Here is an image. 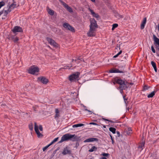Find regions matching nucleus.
<instances>
[{
    "instance_id": "37998d69",
    "label": "nucleus",
    "mask_w": 159,
    "mask_h": 159,
    "mask_svg": "<svg viewBox=\"0 0 159 159\" xmlns=\"http://www.w3.org/2000/svg\"><path fill=\"white\" fill-rule=\"evenodd\" d=\"M79 60H80V59H75V60H74V59H72V62H73V61H75V62H76L77 63H78L80 62H79Z\"/></svg>"
},
{
    "instance_id": "864d4df0",
    "label": "nucleus",
    "mask_w": 159,
    "mask_h": 159,
    "mask_svg": "<svg viewBox=\"0 0 159 159\" xmlns=\"http://www.w3.org/2000/svg\"><path fill=\"white\" fill-rule=\"evenodd\" d=\"M101 159H107L106 157H102Z\"/></svg>"
},
{
    "instance_id": "09e8293b",
    "label": "nucleus",
    "mask_w": 159,
    "mask_h": 159,
    "mask_svg": "<svg viewBox=\"0 0 159 159\" xmlns=\"http://www.w3.org/2000/svg\"><path fill=\"white\" fill-rule=\"evenodd\" d=\"M77 124H75V125H73L72 126V127L73 128L77 127Z\"/></svg>"
},
{
    "instance_id": "cd10ccee",
    "label": "nucleus",
    "mask_w": 159,
    "mask_h": 159,
    "mask_svg": "<svg viewBox=\"0 0 159 159\" xmlns=\"http://www.w3.org/2000/svg\"><path fill=\"white\" fill-rule=\"evenodd\" d=\"M16 5L14 3L11 4L10 6H9L8 8L11 9V10L13 9L15 7H16Z\"/></svg>"
},
{
    "instance_id": "052dcab7",
    "label": "nucleus",
    "mask_w": 159,
    "mask_h": 159,
    "mask_svg": "<svg viewBox=\"0 0 159 159\" xmlns=\"http://www.w3.org/2000/svg\"><path fill=\"white\" fill-rule=\"evenodd\" d=\"M67 67L66 66V67L65 68H66V69H67Z\"/></svg>"
},
{
    "instance_id": "20e7f679",
    "label": "nucleus",
    "mask_w": 159,
    "mask_h": 159,
    "mask_svg": "<svg viewBox=\"0 0 159 159\" xmlns=\"http://www.w3.org/2000/svg\"><path fill=\"white\" fill-rule=\"evenodd\" d=\"M115 82L118 84H120L119 87L121 86H127L126 84L125 83V80H122L120 78H116L115 80Z\"/></svg>"
},
{
    "instance_id": "8fccbe9b",
    "label": "nucleus",
    "mask_w": 159,
    "mask_h": 159,
    "mask_svg": "<svg viewBox=\"0 0 159 159\" xmlns=\"http://www.w3.org/2000/svg\"><path fill=\"white\" fill-rule=\"evenodd\" d=\"M144 90H146L148 89L147 86H145L144 87Z\"/></svg>"
},
{
    "instance_id": "e433bc0d",
    "label": "nucleus",
    "mask_w": 159,
    "mask_h": 159,
    "mask_svg": "<svg viewBox=\"0 0 159 159\" xmlns=\"http://www.w3.org/2000/svg\"><path fill=\"white\" fill-rule=\"evenodd\" d=\"M116 17L118 18H122L124 17L123 16L120 15L119 14H117L116 15Z\"/></svg>"
},
{
    "instance_id": "9b49d317",
    "label": "nucleus",
    "mask_w": 159,
    "mask_h": 159,
    "mask_svg": "<svg viewBox=\"0 0 159 159\" xmlns=\"http://www.w3.org/2000/svg\"><path fill=\"white\" fill-rule=\"evenodd\" d=\"M8 39L10 40L13 41L15 43L17 42L19 40L18 38L15 35H12L11 34H10L8 36Z\"/></svg>"
},
{
    "instance_id": "6e6d98bb",
    "label": "nucleus",
    "mask_w": 159,
    "mask_h": 159,
    "mask_svg": "<svg viewBox=\"0 0 159 159\" xmlns=\"http://www.w3.org/2000/svg\"><path fill=\"white\" fill-rule=\"evenodd\" d=\"M154 70L156 72H157V68L156 69H155Z\"/></svg>"
},
{
    "instance_id": "f257e3e1",
    "label": "nucleus",
    "mask_w": 159,
    "mask_h": 159,
    "mask_svg": "<svg viewBox=\"0 0 159 159\" xmlns=\"http://www.w3.org/2000/svg\"><path fill=\"white\" fill-rule=\"evenodd\" d=\"M79 139L78 136L75 134H71L67 133L61 137V139L59 142L61 143L64 141H67L69 140H71L72 141H77Z\"/></svg>"
},
{
    "instance_id": "473e14b6",
    "label": "nucleus",
    "mask_w": 159,
    "mask_h": 159,
    "mask_svg": "<svg viewBox=\"0 0 159 159\" xmlns=\"http://www.w3.org/2000/svg\"><path fill=\"white\" fill-rule=\"evenodd\" d=\"M118 26V25L117 24H114L112 25V30H113L114 29L117 27Z\"/></svg>"
},
{
    "instance_id": "3c124183",
    "label": "nucleus",
    "mask_w": 159,
    "mask_h": 159,
    "mask_svg": "<svg viewBox=\"0 0 159 159\" xmlns=\"http://www.w3.org/2000/svg\"><path fill=\"white\" fill-rule=\"evenodd\" d=\"M111 136V139L112 141V144H113V143H114V141H113V140L112 139V136L111 135L110 136Z\"/></svg>"
},
{
    "instance_id": "bb28decb",
    "label": "nucleus",
    "mask_w": 159,
    "mask_h": 159,
    "mask_svg": "<svg viewBox=\"0 0 159 159\" xmlns=\"http://www.w3.org/2000/svg\"><path fill=\"white\" fill-rule=\"evenodd\" d=\"M97 148L96 147L93 146L92 147L91 149H90L89 151L90 152H92L94 151H96L97 150Z\"/></svg>"
},
{
    "instance_id": "1a4fd4ad",
    "label": "nucleus",
    "mask_w": 159,
    "mask_h": 159,
    "mask_svg": "<svg viewBox=\"0 0 159 159\" xmlns=\"http://www.w3.org/2000/svg\"><path fill=\"white\" fill-rule=\"evenodd\" d=\"M38 80L40 81L43 84H47L49 82V80L45 77L41 76L38 78Z\"/></svg>"
},
{
    "instance_id": "c756f323",
    "label": "nucleus",
    "mask_w": 159,
    "mask_h": 159,
    "mask_svg": "<svg viewBox=\"0 0 159 159\" xmlns=\"http://www.w3.org/2000/svg\"><path fill=\"white\" fill-rule=\"evenodd\" d=\"M127 133L129 135L132 133V129L131 128H128L126 130Z\"/></svg>"
},
{
    "instance_id": "7ed1b4c3",
    "label": "nucleus",
    "mask_w": 159,
    "mask_h": 159,
    "mask_svg": "<svg viewBox=\"0 0 159 159\" xmlns=\"http://www.w3.org/2000/svg\"><path fill=\"white\" fill-rule=\"evenodd\" d=\"M80 73L79 72H77L75 74H73L70 75L69 77V80L70 81H75L79 78Z\"/></svg>"
},
{
    "instance_id": "dca6fc26",
    "label": "nucleus",
    "mask_w": 159,
    "mask_h": 159,
    "mask_svg": "<svg viewBox=\"0 0 159 159\" xmlns=\"http://www.w3.org/2000/svg\"><path fill=\"white\" fill-rule=\"evenodd\" d=\"M88 10L90 11L91 14L93 17H94L97 18L99 17V16L98 14L94 12L93 11V10L91 9L90 8H88Z\"/></svg>"
},
{
    "instance_id": "f8f14e48",
    "label": "nucleus",
    "mask_w": 159,
    "mask_h": 159,
    "mask_svg": "<svg viewBox=\"0 0 159 159\" xmlns=\"http://www.w3.org/2000/svg\"><path fill=\"white\" fill-rule=\"evenodd\" d=\"M34 130L38 137L43 136V135L39 131L38 126L36 122L34 123Z\"/></svg>"
},
{
    "instance_id": "4c0bfd02",
    "label": "nucleus",
    "mask_w": 159,
    "mask_h": 159,
    "mask_svg": "<svg viewBox=\"0 0 159 159\" xmlns=\"http://www.w3.org/2000/svg\"><path fill=\"white\" fill-rule=\"evenodd\" d=\"M29 127L30 129L31 130H33V126L32 123H31L29 125Z\"/></svg>"
},
{
    "instance_id": "c85d7f7f",
    "label": "nucleus",
    "mask_w": 159,
    "mask_h": 159,
    "mask_svg": "<svg viewBox=\"0 0 159 159\" xmlns=\"http://www.w3.org/2000/svg\"><path fill=\"white\" fill-rule=\"evenodd\" d=\"M109 130L112 132L113 134H115L116 133V129L115 128L113 127H110L109 128Z\"/></svg>"
},
{
    "instance_id": "6e6552de",
    "label": "nucleus",
    "mask_w": 159,
    "mask_h": 159,
    "mask_svg": "<svg viewBox=\"0 0 159 159\" xmlns=\"http://www.w3.org/2000/svg\"><path fill=\"white\" fill-rule=\"evenodd\" d=\"M90 24L89 27H92L93 28L96 29L98 27V25L96 21L93 18L90 19Z\"/></svg>"
},
{
    "instance_id": "7c9ffc66",
    "label": "nucleus",
    "mask_w": 159,
    "mask_h": 159,
    "mask_svg": "<svg viewBox=\"0 0 159 159\" xmlns=\"http://www.w3.org/2000/svg\"><path fill=\"white\" fill-rule=\"evenodd\" d=\"M144 143H142L139 145L138 148H140L142 150H143V147L144 146Z\"/></svg>"
},
{
    "instance_id": "ddd939ff",
    "label": "nucleus",
    "mask_w": 159,
    "mask_h": 159,
    "mask_svg": "<svg viewBox=\"0 0 159 159\" xmlns=\"http://www.w3.org/2000/svg\"><path fill=\"white\" fill-rule=\"evenodd\" d=\"M11 11V10L10 8L8 9L7 10H3L0 11V16L3 14L4 16L7 17L8 14Z\"/></svg>"
},
{
    "instance_id": "de8ad7c7",
    "label": "nucleus",
    "mask_w": 159,
    "mask_h": 159,
    "mask_svg": "<svg viewBox=\"0 0 159 159\" xmlns=\"http://www.w3.org/2000/svg\"><path fill=\"white\" fill-rule=\"evenodd\" d=\"M39 128L40 131H42L43 130V127L42 125H40L39 126Z\"/></svg>"
},
{
    "instance_id": "423d86ee",
    "label": "nucleus",
    "mask_w": 159,
    "mask_h": 159,
    "mask_svg": "<svg viewBox=\"0 0 159 159\" xmlns=\"http://www.w3.org/2000/svg\"><path fill=\"white\" fill-rule=\"evenodd\" d=\"M96 29L91 27H90L89 30L87 33L88 36L90 37L95 36L96 34Z\"/></svg>"
},
{
    "instance_id": "603ef678",
    "label": "nucleus",
    "mask_w": 159,
    "mask_h": 159,
    "mask_svg": "<svg viewBox=\"0 0 159 159\" xmlns=\"http://www.w3.org/2000/svg\"><path fill=\"white\" fill-rule=\"evenodd\" d=\"M157 49L158 50V51H159V46H157ZM158 56H159V55H158Z\"/></svg>"
},
{
    "instance_id": "b1692460",
    "label": "nucleus",
    "mask_w": 159,
    "mask_h": 159,
    "mask_svg": "<svg viewBox=\"0 0 159 159\" xmlns=\"http://www.w3.org/2000/svg\"><path fill=\"white\" fill-rule=\"evenodd\" d=\"M156 91H154L148 95V98H150L153 97L155 95Z\"/></svg>"
},
{
    "instance_id": "412c9836",
    "label": "nucleus",
    "mask_w": 159,
    "mask_h": 159,
    "mask_svg": "<svg viewBox=\"0 0 159 159\" xmlns=\"http://www.w3.org/2000/svg\"><path fill=\"white\" fill-rule=\"evenodd\" d=\"M153 38L154 44L158 45V46H159V39L155 35H153Z\"/></svg>"
},
{
    "instance_id": "49530a36",
    "label": "nucleus",
    "mask_w": 159,
    "mask_h": 159,
    "mask_svg": "<svg viewBox=\"0 0 159 159\" xmlns=\"http://www.w3.org/2000/svg\"><path fill=\"white\" fill-rule=\"evenodd\" d=\"M89 124L98 125V124L94 122H90L89 123Z\"/></svg>"
},
{
    "instance_id": "bf43d9fd",
    "label": "nucleus",
    "mask_w": 159,
    "mask_h": 159,
    "mask_svg": "<svg viewBox=\"0 0 159 159\" xmlns=\"http://www.w3.org/2000/svg\"><path fill=\"white\" fill-rule=\"evenodd\" d=\"M48 47L49 48H50V49H51V47H50L49 46H48Z\"/></svg>"
},
{
    "instance_id": "13d9d810",
    "label": "nucleus",
    "mask_w": 159,
    "mask_h": 159,
    "mask_svg": "<svg viewBox=\"0 0 159 159\" xmlns=\"http://www.w3.org/2000/svg\"><path fill=\"white\" fill-rule=\"evenodd\" d=\"M103 127L104 128H106V126L105 125H103Z\"/></svg>"
},
{
    "instance_id": "4d7b16f0",
    "label": "nucleus",
    "mask_w": 159,
    "mask_h": 159,
    "mask_svg": "<svg viewBox=\"0 0 159 159\" xmlns=\"http://www.w3.org/2000/svg\"><path fill=\"white\" fill-rule=\"evenodd\" d=\"M117 134H120V132H119V131H117Z\"/></svg>"
},
{
    "instance_id": "aec40b11",
    "label": "nucleus",
    "mask_w": 159,
    "mask_h": 159,
    "mask_svg": "<svg viewBox=\"0 0 159 159\" xmlns=\"http://www.w3.org/2000/svg\"><path fill=\"white\" fill-rule=\"evenodd\" d=\"M153 38L154 44L158 45V46H159V39L155 35H153Z\"/></svg>"
},
{
    "instance_id": "c03bdc74",
    "label": "nucleus",
    "mask_w": 159,
    "mask_h": 159,
    "mask_svg": "<svg viewBox=\"0 0 159 159\" xmlns=\"http://www.w3.org/2000/svg\"><path fill=\"white\" fill-rule=\"evenodd\" d=\"M151 49H152V52L154 53H155V50L153 47V46H152V47H151Z\"/></svg>"
},
{
    "instance_id": "f3484780",
    "label": "nucleus",
    "mask_w": 159,
    "mask_h": 159,
    "mask_svg": "<svg viewBox=\"0 0 159 159\" xmlns=\"http://www.w3.org/2000/svg\"><path fill=\"white\" fill-rule=\"evenodd\" d=\"M109 72L110 73H122L124 72L123 71L119 70L118 69H112L110 70Z\"/></svg>"
},
{
    "instance_id": "a18cd8bd",
    "label": "nucleus",
    "mask_w": 159,
    "mask_h": 159,
    "mask_svg": "<svg viewBox=\"0 0 159 159\" xmlns=\"http://www.w3.org/2000/svg\"><path fill=\"white\" fill-rule=\"evenodd\" d=\"M77 127H81V126H83L84 125L83 124H77Z\"/></svg>"
},
{
    "instance_id": "0eeeda50",
    "label": "nucleus",
    "mask_w": 159,
    "mask_h": 159,
    "mask_svg": "<svg viewBox=\"0 0 159 159\" xmlns=\"http://www.w3.org/2000/svg\"><path fill=\"white\" fill-rule=\"evenodd\" d=\"M46 39L48 41V43L51 45L52 46L55 47H58V44L52 38L49 37H47Z\"/></svg>"
},
{
    "instance_id": "2f4dec72",
    "label": "nucleus",
    "mask_w": 159,
    "mask_h": 159,
    "mask_svg": "<svg viewBox=\"0 0 159 159\" xmlns=\"http://www.w3.org/2000/svg\"><path fill=\"white\" fill-rule=\"evenodd\" d=\"M58 138H59L58 137H57V138H56L55 139H54L52 141V142L50 143V144H51V145L53 143H54L55 142H57L58 139Z\"/></svg>"
},
{
    "instance_id": "58836bf2",
    "label": "nucleus",
    "mask_w": 159,
    "mask_h": 159,
    "mask_svg": "<svg viewBox=\"0 0 159 159\" xmlns=\"http://www.w3.org/2000/svg\"><path fill=\"white\" fill-rule=\"evenodd\" d=\"M38 106L35 105L33 107V108L34 111H36L37 110V109L38 108Z\"/></svg>"
},
{
    "instance_id": "f704fd0d",
    "label": "nucleus",
    "mask_w": 159,
    "mask_h": 159,
    "mask_svg": "<svg viewBox=\"0 0 159 159\" xmlns=\"http://www.w3.org/2000/svg\"><path fill=\"white\" fill-rule=\"evenodd\" d=\"M5 4V2L3 1L0 2V9L3 6H4Z\"/></svg>"
},
{
    "instance_id": "c9c22d12",
    "label": "nucleus",
    "mask_w": 159,
    "mask_h": 159,
    "mask_svg": "<svg viewBox=\"0 0 159 159\" xmlns=\"http://www.w3.org/2000/svg\"><path fill=\"white\" fill-rule=\"evenodd\" d=\"M122 52V51L120 50V52L116 55H115L114 57V58H116L118 57L120 54Z\"/></svg>"
},
{
    "instance_id": "2eb2a0df",
    "label": "nucleus",
    "mask_w": 159,
    "mask_h": 159,
    "mask_svg": "<svg viewBox=\"0 0 159 159\" xmlns=\"http://www.w3.org/2000/svg\"><path fill=\"white\" fill-rule=\"evenodd\" d=\"M71 151L69 149L67 146L64 148L62 152V154L63 155H66L67 154H70L71 153Z\"/></svg>"
},
{
    "instance_id": "ea45409f",
    "label": "nucleus",
    "mask_w": 159,
    "mask_h": 159,
    "mask_svg": "<svg viewBox=\"0 0 159 159\" xmlns=\"http://www.w3.org/2000/svg\"><path fill=\"white\" fill-rule=\"evenodd\" d=\"M151 64L153 67L156 66V63L153 61H152Z\"/></svg>"
},
{
    "instance_id": "4468645a",
    "label": "nucleus",
    "mask_w": 159,
    "mask_h": 159,
    "mask_svg": "<svg viewBox=\"0 0 159 159\" xmlns=\"http://www.w3.org/2000/svg\"><path fill=\"white\" fill-rule=\"evenodd\" d=\"M13 32L14 33L16 32H23V30L21 27L19 26H16L12 30Z\"/></svg>"
},
{
    "instance_id": "5701e85b",
    "label": "nucleus",
    "mask_w": 159,
    "mask_h": 159,
    "mask_svg": "<svg viewBox=\"0 0 159 159\" xmlns=\"http://www.w3.org/2000/svg\"><path fill=\"white\" fill-rule=\"evenodd\" d=\"M102 120H103L105 121H108L109 122V126H111L112 125L111 124V123H116V122L115 121H113V120H109L108 119H105V118H102Z\"/></svg>"
},
{
    "instance_id": "39448f33",
    "label": "nucleus",
    "mask_w": 159,
    "mask_h": 159,
    "mask_svg": "<svg viewBox=\"0 0 159 159\" xmlns=\"http://www.w3.org/2000/svg\"><path fill=\"white\" fill-rule=\"evenodd\" d=\"M63 26L65 29L70 31L72 32H75V31L74 28L68 23H64L63 24Z\"/></svg>"
},
{
    "instance_id": "6ab92c4d",
    "label": "nucleus",
    "mask_w": 159,
    "mask_h": 159,
    "mask_svg": "<svg viewBox=\"0 0 159 159\" xmlns=\"http://www.w3.org/2000/svg\"><path fill=\"white\" fill-rule=\"evenodd\" d=\"M146 21L147 19L145 17L143 19V20L141 24V30H143L144 28L145 25L146 23Z\"/></svg>"
},
{
    "instance_id": "9d476101",
    "label": "nucleus",
    "mask_w": 159,
    "mask_h": 159,
    "mask_svg": "<svg viewBox=\"0 0 159 159\" xmlns=\"http://www.w3.org/2000/svg\"><path fill=\"white\" fill-rule=\"evenodd\" d=\"M60 2L62 5L65 7L68 11L70 12H72L73 11L72 9L66 3L63 2L61 0L60 1Z\"/></svg>"
},
{
    "instance_id": "72a5a7b5",
    "label": "nucleus",
    "mask_w": 159,
    "mask_h": 159,
    "mask_svg": "<svg viewBox=\"0 0 159 159\" xmlns=\"http://www.w3.org/2000/svg\"><path fill=\"white\" fill-rule=\"evenodd\" d=\"M51 145L49 143L48 145L43 148V151H45Z\"/></svg>"
},
{
    "instance_id": "a878e982",
    "label": "nucleus",
    "mask_w": 159,
    "mask_h": 159,
    "mask_svg": "<svg viewBox=\"0 0 159 159\" xmlns=\"http://www.w3.org/2000/svg\"><path fill=\"white\" fill-rule=\"evenodd\" d=\"M120 90V92L122 93L123 92V90H124V89H125L126 88H127V86H121V87H119Z\"/></svg>"
},
{
    "instance_id": "79ce46f5",
    "label": "nucleus",
    "mask_w": 159,
    "mask_h": 159,
    "mask_svg": "<svg viewBox=\"0 0 159 159\" xmlns=\"http://www.w3.org/2000/svg\"><path fill=\"white\" fill-rule=\"evenodd\" d=\"M109 155V154L108 153H103L102 154V155L104 157H107V156Z\"/></svg>"
},
{
    "instance_id": "f03ea898",
    "label": "nucleus",
    "mask_w": 159,
    "mask_h": 159,
    "mask_svg": "<svg viewBox=\"0 0 159 159\" xmlns=\"http://www.w3.org/2000/svg\"><path fill=\"white\" fill-rule=\"evenodd\" d=\"M39 71V68L36 66L33 65L31 66L28 70V72L32 75L34 74Z\"/></svg>"
},
{
    "instance_id": "5fc2aeb1",
    "label": "nucleus",
    "mask_w": 159,
    "mask_h": 159,
    "mask_svg": "<svg viewBox=\"0 0 159 159\" xmlns=\"http://www.w3.org/2000/svg\"><path fill=\"white\" fill-rule=\"evenodd\" d=\"M153 68H154V70L156 69H157V68L156 66H154V67H153Z\"/></svg>"
},
{
    "instance_id": "393cba45",
    "label": "nucleus",
    "mask_w": 159,
    "mask_h": 159,
    "mask_svg": "<svg viewBox=\"0 0 159 159\" xmlns=\"http://www.w3.org/2000/svg\"><path fill=\"white\" fill-rule=\"evenodd\" d=\"M47 11L48 13L50 15L52 16L54 15V11L50 8L47 9Z\"/></svg>"
},
{
    "instance_id": "a211bd4d",
    "label": "nucleus",
    "mask_w": 159,
    "mask_h": 159,
    "mask_svg": "<svg viewBox=\"0 0 159 159\" xmlns=\"http://www.w3.org/2000/svg\"><path fill=\"white\" fill-rule=\"evenodd\" d=\"M98 139L96 138H90L86 139L84 142H89L93 141H98Z\"/></svg>"
},
{
    "instance_id": "a19ab883",
    "label": "nucleus",
    "mask_w": 159,
    "mask_h": 159,
    "mask_svg": "<svg viewBox=\"0 0 159 159\" xmlns=\"http://www.w3.org/2000/svg\"><path fill=\"white\" fill-rule=\"evenodd\" d=\"M84 110L86 111H88V112H90L91 113H90V114H92V112L91 111H90V110H88L87 109V107L84 106Z\"/></svg>"
},
{
    "instance_id": "4be33fe9",
    "label": "nucleus",
    "mask_w": 159,
    "mask_h": 159,
    "mask_svg": "<svg viewBox=\"0 0 159 159\" xmlns=\"http://www.w3.org/2000/svg\"><path fill=\"white\" fill-rule=\"evenodd\" d=\"M55 112L56 114L54 116V118L55 119H57V118L60 116L59 111L58 109L56 108L55 109Z\"/></svg>"
}]
</instances>
